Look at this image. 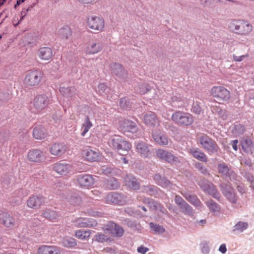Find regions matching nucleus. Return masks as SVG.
I'll return each instance as SVG.
<instances>
[{
    "label": "nucleus",
    "mask_w": 254,
    "mask_h": 254,
    "mask_svg": "<svg viewBox=\"0 0 254 254\" xmlns=\"http://www.w3.org/2000/svg\"><path fill=\"white\" fill-rule=\"evenodd\" d=\"M171 120L177 125L180 126L188 127L193 122L192 116L187 112L176 111L171 117Z\"/></svg>",
    "instance_id": "1"
},
{
    "label": "nucleus",
    "mask_w": 254,
    "mask_h": 254,
    "mask_svg": "<svg viewBox=\"0 0 254 254\" xmlns=\"http://www.w3.org/2000/svg\"><path fill=\"white\" fill-rule=\"evenodd\" d=\"M199 142L202 147L209 154L216 153L218 150L219 147L216 141L208 136L203 134L198 138Z\"/></svg>",
    "instance_id": "2"
},
{
    "label": "nucleus",
    "mask_w": 254,
    "mask_h": 254,
    "mask_svg": "<svg viewBox=\"0 0 254 254\" xmlns=\"http://www.w3.org/2000/svg\"><path fill=\"white\" fill-rule=\"evenodd\" d=\"M42 77L43 73L40 70H30L26 73L23 82L27 86H36L40 83Z\"/></svg>",
    "instance_id": "3"
},
{
    "label": "nucleus",
    "mask_w": 254,
    "mask_h": 254,
    "mask_svg": "<svg viewBox=\"0 0 254 254\" xmlns=\"http://www.w3.org/2000/svg\"><path fill=\"white\" fill-rule=\"evenodd\" d=\"M109 146L114 149L127 151L131 148V144L122 136L115 135L112 137L109 141Z\"/></svg>",
    "instance_id": "4"
},
{
    "label": "nucleus",
    "mask_w": 254,
    "mask_h": 254,
    "mask_svg": "<svg viewBox=\"0 0 254 254\" xmlns=\"http://www.w3.org/2000/svg\"><path fill=\"white\" fill-rule=\"evenodd\" d=\"M218 172L223 178L232 182L239 181V177L226 163H219L217 166Z\"/></svg>",
    "instance_id": "5"
},
{
    "label": "nucleus",
    "mask_w": 254,
    "mask_h": 254,
    "mask_svg": "<svg viewBox=\"0 0 254 254\" xmlns=\"http://www.w3.org/2000/svg\"><path fill=\"white\" fill-rule=\"evenodd\" d=\"M231 28L236 33L241 35H247L252 30V26L247 22L239 20L231 23Z\"/></svg>",
    "instance_id": "6"
},
{
    "label": "nucleus",
    "mask_w": 254,
    "mask_h": 254,
    "mask_svg": "<svg viewBox=\"0 0 254 254\" xmlns=\"http://www.w3.org/2000/svg\"><path fill=\"white\" fill-rule=\"evenodd\" d=\"M201 189L215 199L220 198V193L217 191L216 187L211 183L205 179H202L198 183Z\"/></svg>",
    "instance_id": "7"
},
{
    "label": "nucleus",
    "mask_w": 254,
    "mask_h": 254,
    "mask_svg": "<svg viewBox=\"0 0 254 254\" xmlns=\"http://www.w3.org/2000/svg\"><path fill=\"white\" fill-rule=\"evenodd\" d=\"M220 188L223 194L230 202L234 204L237 203L238 200L237 196L230 184L223 183L220 185Z\"/></svg>",
    "instance_id": "8"
},
{
    "label": "nucleus",
    "mask_w": 254,
    "mask_h": 254,
    "mask_svg": "<svg viewBox=\"0 0 254 254\" xmlns=\"http://www.w3.org/2000/svg\"><path fill=\"white\" fill-rule=\"evenodd\" d=\"M50 103V98L46 94H41L35 97L33 101L34 108L37 112H41Z\"/></svg>",
    "instance_id": "9"
},
{
    "label": "nucleus",
    "mask_w": 254,
    "mask_h": 254,
    "mask_svg": "<svg viewBox=\"0 0 254 254\" xmlns=\"http://www.w3.org/2000/svg\"><path fill=\"white\" fill-rule=\"evenodd\" d=\"M211 94L219 101H227L230 97L229 91L222 86H214L211 89Z\"/></svg>",
    "instance_id": "10"
},
{
    "label": "nucleus",
    "mask_w": 254,
    "mask_h": 254,
    "mask_svg": "<svg viewBox=\"0 0 254 254\" xmlns=\"http://www.w3.org/2000/svg\"><path fill=\"white\" fill-rule=\"evenodd\" d=\"M104 19L99 16H91L88 18L87 25L88 27L94 30L102 31L104 27Z\"/></svg>",
    "instance_id": "11"
},
{
    "label": "nucleus",
    "mask_w": 254,
    "mask_h": 254,
    "mask_svg": "<svg viewBox=\"0 0 254 254\" xmlns=\"http://www.w3.org/2000/svg\"><path fill=\"white\" fill-rule=\"evenodd\" d=\"M119 127L123 132L134 133L137 130L136 124L131 121L127 119L121 120L119 121Z\"/></svg>",
    "instance_id": "12"
},
{
    "label": "nucleus",
    "mask_w": 254,
    "mask_h": 254,
    "mask_svg": "<svg viewBox=\"0 0 254 254\" xmlns=\"http://www.w3.org/2000/svg\"><path fill=\"white\" fill-rule=\"evenodd\" d=\"M156 154L158 158L169 163L180 162L179 159L175 156L171 152L159 149L156 150Z\"/></svg>",
    "instance_id": "13"
},
{
    "label": "nucleus",
    "mask_w": 254,
    "mask_h": 254,
    "mask_svg": "<svg viewBox=\"0 0 254 254\" xmlns=\"http://www.w3.org/2000/svg\"><path fill=\"white\" fill-rule=\"evenodd\" d=\"M107 203L109 204H123L126 201V197L121 193L117 192H112L108 193L105 198Z\"/></svg>",
    "instance_id": "14"
},
{
    "label": "nucleus",
    "mask_w": 254,
    "mask_h": 254,
    "mask_svg": "<svg viewBox=\"0 0 254 254\" xmlns=\"http://www.w3.org/2000/svg\"><path fill=\"white\" fill-rule=\"evenodd\" d=\"M53 170L61 175H66L73 170V167L70 164L65 162L55 163L53 167Z\"/></svg>",
    "instance_id": "15"
},
{
    "label": "nucleus",
    "mask_w": 254,
    "mask_h": 254,
    "mask_svg": "<svg viewBox=\"0 0 254 254\" xmlns=\"http://www.w3.org/2000/svg\"><path fill=\"white\" fill-rule=\"evenodd\" d=\"M180 193L187 201L194 206L198 207L199 209L201 208L202 203L196 195L191 194L190 191L187 190H181Z\"/></svg>",
    "instance_id": "16"
},
{
    "label": "nucleus",
    "mask_w": 254,
    "mask_h": 254,
    "mask_svg": "<svg viewBox=\"0 0 254 254\" xmlns=\"http://www.w3.org/2000/svg\"><path fill=\"white\" fill-rule=\"evenodd\" d=\"M72 222L77 227H93L97 225L95 220L88 218H78L75 219Z\"/></svg>",
    "instance_id": "17"
},
{
    "label": "nucleus",
    "mask_w": 254,
    "mask_h": 254,
    "mask_svg": "<svg viewBox=\"0 0 254 254\" xmlns=\"http://www.w3.org/2000/svg\"><path fill=\"white\" fill-rule=\"evenodd\" d=\"M27 157L30 161L40 162L44 161L45 156L43 152L39 149H32L28 152Z\"/></svg>",
    "instance_id": "18"
},
{
    "label": "nucleus",
    "mask_w": 254,
    "mask_h": 254,
    "mask_svg": "<svg viewBox=\"0 0 254 254\" xmlns=\"http://www.w3.org/2000/svg\"><path fill=\"white\" fill-rule=\"evenodd\" d=\"M106 231L118 237H122L124 233L123 227L113 222H109L107 225Z\"/></svg>",
    "instance_id": "19"
},
{
    "label": "nucleus",
    "mask_w": 254,
    "mask_h": 254,
    "mask_svg": "<svg viewBox=\"0 0 254 254\" xmlns=\"http://www.w3.org/2000/svg\"><path fill=\"white\" fill-rule=\"evenodd\" d=\"M76 179L79 185L83 187H90L94 183L92 176L88 174L78 175L76 177Z\"/></svg>",
    "instance_id": "20"
},
{
    "label": "nucleus",
    "mask_w": 254,
    "mask_h": 254,
    "mask_svg": "<svg viewBox=\"0 0 254 254\" xmlns=\"http://www.w3.org/2000/svg\"><path fill=\"white\" fill-rule=\"evenodd\" d=\"M103 48L102 45L100 43L90 41L85 48V52L88 54H95L100 52Z\"/></svg>",
    "instance_id": "21"
},
{
    "label": "nucleus",
    "mask_w": 254,
    "mask_h": 254,
    "mask_svg": "<svg viewBox=\"0 0 254 254\" xmlns=\"http://www.w3.org/2000/svg\"><path fill=\"white\" fill-rule=\"evenodd\" d=\"M144 203L149 204V207L154 210H159L162 214L167 215L168 214L167 210L162 206L160 203L149 198H145L143 200Z\"/></svg>",
    "instance_id": "22"
},
{
    "label": "nucleus",
    "mask_w": 254,
    "mask_h": 254,
    "mask_svg": "<svg viewBox=\"0 0 254 254\" xmlns=\"http://www.w3.org/2000/svg\"><path fill=\"white\" fill-rule=\"evenodd\" d=\"M45 201V198L42 196H33L27 200V206L32 208H38Z\"/></svg>",
    "instance_id": "23"
},
{
    "label": "nucleus",
    "mask_w": 254,
    "mask_h": 254,
    "mask_svg": "<svg viewBox=\"0 0 254 254\" xmlns=\"http://www.w3.org/2000/svg\"><path fill=\"white\" fill-rule=\"evenodd\" d=\"M126 186L133 190H138L140 188V184L136 178L131 175H127L125 178Z\"/></svg>",
    "instance_id": "24"
},
{
    "label": "nucleus",
    "mask_w": 254,
    "mask_h": 254,
    "mask_svg": "<svg viewBox=\"0 0 254 254\" xmlns=\"http://www.w3.org/2000/svg\"><path fill=\"white\" fill-rule=\"evenodd\" d=\"M37 55L42 60H49L53 57V51L48 47H42L38 51Z\"/></svg>",
    "instance_id": "25"
},
{
    "label": "nucleus",
    "mask_w": 254,
    "mask_h": 254,
    "mask_svg": "<svg viewBox=\"0 0 254 254\" xmlns=\"http://www.w3.org/2000/svg\"><path fill=\"white\" fill-rule=\"evenodd\" d=\"M136 149L138 153L144 157H147L150 154V147L143 141L136 144Z\"/></svg>",
    "instance_id": "26"
},
{
    "label": "nucleus",
    "mask_w": 254,
    "mask_h": 254,
    "mask_svg": "<svg viewBox=\"0 0 254 254\" xmlns=\"http://www.w3.org/2000/svg\"><path fill=\"white\" fill-rule=\"evenodd\" d=\"M0 216V219H2V223L5 227L11 228L14 226L16 222L15 219L9 214L2 212Z\"/></svg>",
    "instance_id": "27"
},
{
    "label": "nucleus",
    "mask_w": 254,
    "mask_h": 254,
    "mask_svg": "<svg viewBox=\"0 0 254 254\" xmlns=\"http://www.w3.org/2000/svg\"><path fill=\"white\" fill-rule=\"evenodd\" d=\"M144 123L149 126H158L160 121L154 113H150L146 114L144 117Z\"/></svg>",
    "instance_id": "28"
},
{
    "label": "nucleus",
    "mask_w": 254,
    "mask_h": 254,
    "mask_svg": "<svg viewBox=\"0 0 254 254\" xmlns=\"http://www.w3.org/2000/svg\"><path fill=\"white\" fill-rule=\"evenodd\" d=\"M40 254H60V251L58 247L52 246L43 245L38 249Z\"/></svg>",
    "instance_id": "29"
},
{
    "label": "nucleus",
    "mask_w": 254,
    "mask_h": 254,
    "mask_svg": "<svg viewBox=\"0 0 254 254\" xmlns=\"http://www.w3.org/2000/svg\"><path fill=\"white\" fill-rule=\"evenodd\" d=\"M111 67L112 72L119 78L125 79L127 77V72L121 64L115 63L112 65Z\"/></svg>",
    "instance_id": "30"
},
{
    "label": "nucleus",
    "mask_w": 254,
    "mask_h": 254,
    "mask_svg": "<svg viewBox=\"0 0 254 254\" xmlns=\"http://www.w3.org/2000/svg\"><path fill=\"white\" fill-rule=\"evenodd\" d=\"M66 146L63 143H55L50 149L51 154L56 156H60L64 154L66 150Z\"/></svg>",
    "instance_id": "31"
},
{
    "label": "nucleus",
    "mask_w": 254,
    "mask_h": 254,
    "mask_svg": "<svg viewBox=\"0 0 254 254\" xmlns=\"http://www.w3.org/2000/svg\"><path fill=\"white\" fill-rule=\"evenodd\" d=\"M142 191L148 195L156 196L159 194L161 190L154 185L143 186L142 187Z\"/></svg>",
    "instance_id": "32"
},
{
    "label": "nucleus",
    "mask_w": 254,
    "mask_h": 254,
    "mask_svg": "<svg viewBox=\"0 0 254 254\" xmlns=\"http://www.w3.org/2000/svg\"><path fill=\"white\" fill-rule=\"evenodd\" d=\"M85 159L90 162L97 161L100 159L99 152L92 149H87L85 151Z\"/></svg>",
    "instance_id": "33"
},
{
    "label": "nucleus",
    "mask_w": 254,
    "mask_h": 254,
    "mask_svg": "<svg viewBox=\"0 0 254 254\" xmlns=\"http://www.w3.org/2000/svg\"><path fill=\"white\" fill-rule=\"evenodd\" d=\"M190 153L192 156L197 159L198 160L206 162L207 161V158L206 155L202 151L200 150L198 148H190Z\"/></svg>",
    "instance_id": "34"
},
{
    "label": "nucleus",
    "mask_w": 254,
    "mask_h": 254,
    "mask_svg": "<svg viewBox=\"0 0 254 254\" xmlns=\"http://www.w3.org/2000/svg\"><path fill=\"white\" fill-rule=\"evenodd\" d=\"M47 132L45 128L42 126L36 127L33 131V135L37 139H42L47 136Z\"/></svg>",
    "instance_id": "35"
},
{
    "label": "nucleus",
    "mask_w": 254,
    "mask_h": 254,
    "mask_svg": "<svg viewBox=\"0 0 254 254\" xmlns=\"http://www.w3.org/2000/svg\"><path fill=\"white\" fill-rule=\"evenodd\" d=\"M152 137L155 141L159 145H165L168 143V139L167 136L161 133L153 132L152 133Z\"/></svg>",
    "instance_id": "36"
},
{
    "label": "nucleus",
    "mask_w": 254,
    "mask_h": 254,
    "mask_svg": "<svg viewBox=\"0 0 254 254\" xmlns=\"http://www.w3.org/2000/svg\"><path fill=\"white\" fill-rule=\"evenodd\" d=\"M249 227L248 222L239 221L233 227L232 231L233 233H242Z\"/></svg>",
    "instance_id": "37"
},
{
    "label": "nucleus",
    "mask_w": 254,
    "mask_h": 254,
    "mask_svg": "<svg viewBox=\"0 0 254 254\" xmlns=\"http://www.w3.org/2000/svg\"><path fill=\"white\" fill-rule=\"evenodd\" d=\"M241 145L243 150L247 153L252 152L253 148V144L251 139L249 138H246L243 139L241 142Z\"/></svg>",
    "instance_id": "38"
},
{
    "label": "nucleus",
    "mask_w": 254,
    "mask_h": 254,
    "mask_svg": "<svg viewBox=\"0 0 254 254\" xmlns=\"http://www.w3.org/2000/svg\"><path fill=\"white\" fill-rule=\"evenodd\" d=\"M60 91L64 96L67 98L71 97L76 93V89L73 87H61Z\"/></svg>",
    "instance_id": "39"
},
{
    "label": "nucleus",
    "mask_w": 254,
    "mask_h": 254,
    "mask_svg": "<svg viewBox=\"0 0 254 254\" xmlns=\"http://www.w3.org/2000/svg\"><path fill=\"white\" fill-rule=\"evenodd\" d=\"M181 210V212L186 215L192 216L194 213L192 207L187 202L179 206Z\"/></svg>",
    "instance_id": "40"
},
{
    "label": "nucleus",
    "mask_w": 254,
    "mask_h": 254,
    "mask_svg": "<svg viewBox=\"0 0 254 254\" xmlns=\"http://www.w3.org/2000/svg\"><path fill=\"white\" fill-rule=\"evenodd\" d=\"M92 126V123L91 122L89 116H86L85 118L84 122L81 127V129L82 130V131L81 133V136H85L86 133L89 131Z\"/></svg>",
    "instance_id": "41"
},
{
    "label": "nucleus",
    "mask_w": 254,
    "mask_h": 254,
    "mask_svg": "<svg viewBox=\"0 0 254 254\" xmlns=\"http://www.w3.org/2000/svg\"><path fill=\"white\" fill-rule=\"evenodd\" d=\"M71 32L68 26H64L60 28L58 31V35L62 38L67 39L71 36Z\"/></svg>",
    "instance_id": "42"
},
{
    "label": "nucleus",
    "mask_w": 254,
    "mask_h": 254,
    "mask_svg": "<svg viewBox=\"0 0 254 254\" xmlns=\"http://www.w3.org/2000/svg\"><path fill=\"white\" fill-rule=\"evenodd\" d=\"M149 227L151 230L153 231L155 234H161L165 231V229L162 226L153 222L149 223Z\"/></svg>",
    "instance_id": "43"
},
{
    "label": "nucleus",
    "mask_w": 254,
    "mask_h": 254,
    "mask_svg": "<svg viewBox=\"0 0 254 254\" xmlns=\"http://www.w3.org/2000/svg\"><path fill=\"white\" fill-rule=\"evenodd\" d=\"M44 218L49 220H54L57 219L58 215L56 211L50 209L46 210L43 213Z\"/></svg>",
    "instance_id": "44"
},
{
    "label": "nucleus",
    "mask_w": 254,
    "mask_h": 254,
    "mask_svg": "<svg viewBox=\"0 0 254 254\" xmlns=\"http://www.w3.org/2000/svg\"><path fill=\"white\" fill-rule=\"evenodd\" d=\"M106 187L109 190H116L120 187V184L115 178H112L107 181Z\"/></svg>",
    "instance_id": "45"
},
{
    "label": "nucleus",
    "mask_w": 254,
    "mask_h": 254,
    "mask_svg": "<svg viewBox=\"0 0 254 254\" xmlns=\"http://www.w3.org/2000/svg\"><path fill=\"white\" fill-rule=\"evenodd\" d=\"M62 243L64 247L67 248L73 247L76 245L75 239L70 237L64 238L63 240Z\"/></svg>",
    "instance_id": "46"
},
{
    "label": "nucleus",
    "mask_w": 254,
    "mask_h": 254,
    "mask_svg": "<svg viewBox=\"0 0 254 254\" xmlns=\"http://www.w3.org/2000/svg\"><path fill=\"white\" fill-rule=\"evenodd\" d=\"M207 206L209 208L212 212H218L220 210L219 205H218L213 200L211 199L206 202Z\"/></svg>",
    "instance_id": "47"
},
{
    "label": "nucleus",
    "mask_w": 254,
    "mask_h": 254,
    "mask_svg": "<svg viewBox=\"0 0 254 254\" xmlns=\"http://www.w3.org/2000/svg\"><path fill=\"white\" fill-rule=\"evenodd\" d=\"M245 131V127L241 124H238L234 126L233 129V133L235 135L242 134Z\"/></svg>",
    "instance_id": "48"
},
{
    "label": "nucleus",
    "mask_w": 254,
    "mask_h": 254,
    "mask_svg": "<svg viewBox=\"0 0 254 254\" xmlns=\"http://www.w3.org/2000/svg\"><path fill=\"white\" fill-rule=\"evenodd\" d=\"M91 233L89 231H85L79 230L76 232L75 236L79 239L83 240L89 237Z\"/></svg>",
    "instance_id": "49"
},
{
    "label": "nucleus",
    "mask_w": 254,
    "mask_h": 254,
    "mask_svg": "<svg viewBox=\"0 0 254 254\" xmlns=\"http://www.w3.org/2000/svg\"><path fill=\"white\" fill-rule=\"evenodd\" d=\"M150 89L151 87L149 85H148L146 83H144L139 85V86H138L136 89H135V90L137 92L141 94H144L146 93L147 92L150 91Z\"/></svg>",
    "instance_id": "50"
},
{
    "label": "nucleus",
    "mask_w": 254,
    "mask_h": 254,
    "mask_svg": "<svg viewBox=\"0 0 254 254\" xmlns=\"http://www.w3.org/2000/svg\"><path fill=\"white\" fill-rule=\"evenodd\" d=\"M201 252L204 254H208L210 252V247L209 246V242L203 241L200 244Z\"/></svg>",
    "instance_id": "51"
},
{
    "label": "nucleus",
    "mask_w": 254,
    "mask_h": 254,
    "mask_svg": "<svg viewBox=\"0 0 254 254\" xmlns=\"http://www.w3.org/2000/svg\"><path fill=\"white\" fill-rule=\"evenodd\" d=\"M108 90L109 89L104 83H100L99 84L97 90L99 94L104 96V94H107Z\"/></svg>",
    "instance_id": "52"
},
{
    "label": "nucleus",
    "mask_w": 254,
    "mask_h": 254,
    "mask_svg": "<svg viewBox=\"0 0 254 254\" xmlns=\"http://www.w3.org/2000/svg\"><path fill=\"white\" fill-rule=\"evenodd\" d=\"M196 168L202 174L207 175H209L207 168L203 166L200 163L197 162L195 164Z\"/></svg>",
    "instance_id": "53"
},
{
    "label": "nucleus",
    "mask_w": 254,
    "mask_h": 254,
    "mask_svg": "<svg viewBox=\"0 0 254 254\" xmlns=\"http://www.w3.org/2000/svg\"><path fill=\"white\" fill-rule=\"evenodd\" d=\"M69 202L73 205L80 204L81 202V198L78 195H72L68 198Z\"/></svg>",
    "instance_id": "54"
},
{
    "label": "nucleus",
    "mask_w": 254,
    "mask_h": 254,
    "mask_svg": "<svg viewBox=\"0 0 254 254\" xmlns=\"http://www.w3.org/2000/svg\"><path fill=\"white\" fill-rule=\"evenodd\" d=\"M95 240L96 241L99 242L103 243L109 240V238L107 236L104 234L97 233L95 236Z\"/></svg>",
    "instance_id": "55"
},
{
    "label": "nucleus",
    "mask_w": 254,
    "mask_h": 254,
    "mask_svg": "<svg viewBox=\"0 0 254 254\" xmlns=\"http://www.w3.org/2000/svg\"><path fill=\"white\" fill-rule=\"evenodd\" d=\"M192 111L195 114H199L201 112V108L199 105V103L196 101H193V103L192 106Z\"/></svg>",
    "instance_id": "56"
},
{
    "label": "nucleus",
    "mask_w": 254,
    "mask_h": 254,
    "mask_svg": "<svg viewBox=\"0 0 254 254\" xmlns=\"http://www.w3.org/2000/svg\"><path fill=\"white\" fill-rule=\"evenodd\" d=\"M158 185L160 186L163 188H169L171 186V183L166 178L163 177L161 182L158 183Z\"/></svg>",
    "instance_id": "57"
},
{
    "label": "nucleus",
    "mask_w": 254,
    "mask_h": 254,
    "mask_svg": "<svg viewBox=\"0 0 254 254\" xmlns=\"http://www.w3.org/2000/svg\"><path fill=\"white\" fill-rule=\"evenodd\" d=\"M129 102L126 98H122L120 99V104L122 108L123 109H127L129 107Z\"/></svg>",
    "instance_id": "58"
},
{
    "label": "nucleus",
    "mask_w": 254,
    "mask_h": 254,
    "mask_svg": "<svg viewBox=\"0 0 254 254\" xmlns=\"http://www.w3.org/2000/svg\"><path fill=\"white\" fill-rule=\"evenodd\" d=\"M7 139V134L6 132L2 130H0V143L3 144Z\"/></svg>",
    "instance_id": "59"
},
{
    "label": "nucleus",
    "mask_w": 254,
    "mask_h": 254,
    "mask_svg": "<svg viewBox=\"0 0 254 254\" xmlns=\"http://www.w3.org/2000/svg\"><path fill=\"white\" fill-rule=\"evenodd\" d=\"M175 203L180 206L181 204H183L184 203L186 202L181 196L178 195H176L174 199Z\"/></svg>",
    "instance_id": "60"
},
{
    "label": "nucleus",
    "mask_w": 254,
    "mask_h": 254,
    "mask_svg": "<svg viewBox=\"0 0 254 254\" xmlns=\"http://www.w3.org/2000/svg\"><path fill=\"white\" fill-rule=\"evenodd\" d=\"M112 171L113 168L111 167L104 166L101 169V171L102 172V173L106 175H108L112 173Z\"/></svg>",
    "instance_id": "61"
},
{
    "label": "nucleus",
    "mask_w": 254,
    "mask_h": 254,
    "mask_svg": "<svg viewBox=\"0 0 254 254\" xmlns=\"http://www.w3.org/2000/svg\"><path fill=\"white\" fill-rule=\"evenodd\" d=\"M200 4L204 7H210L212 4V0H199Z\"/></svg>",
    "instance_id": "62"
},
{
    "label": "nucleus",
    "mask_w": 254,
    "mask_h": 254,
    "mask_svg": "<svg viewBox=\"0 0 254 254\" xmlns=\"http://www.w3.org/2000/svg\"><path fill=\"white\" fill-rule=\"evenodd\" d=\"M149 251V249L146 247H144L143 246H140L138 247L137 249V251L138 253H140L141 254H145L147 252Z\"/></svg>",
    "instance_id": "63"
},
{
    "label": "nucleus",
    "mask_w": 254,
    "mask_h": 254,
    "mask_svg": "<svg viewBox=\"0 0 254 254\" xmlns=\"http://www.w3.org/2000/svg\"><path fill=\"white\" fill-rule=\"evenodd\" d=\"M244 176L250 183L254 181V177L250 173H246Z\"/></svg>",
    "instance_id": "64"
}]
</instances>
